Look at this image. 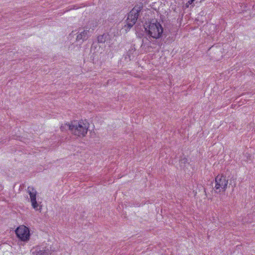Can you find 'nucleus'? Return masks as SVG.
<instances>
[{
    "mask_svg": "<svg viewBox=\"0 0 255 255\" xmlns=\"http://www.w3.org/2000/svg\"><path fill=\"white\" fill-rule=\"evenodd\" d=\"M145 30L149 36L156 39L161 37L163 32L162 25L156 20L149 22L147 26L145 27Z\"/></svg>",
    "mask_w": 255,
    "mask_h": 255,
    "instance_id": "obj_1",
    "label": "nucleus"
},
{
    "mask_svg": "<svg viewBox=\"0 0 255 255\" xmlns=\"http://www.w3.org/2000/svg\"><path fill=\"white\" fill-rule=\"evenodd\" d=\"M142 8L141 5H135L130 11L127 19V24L125 25L126 31L129 30L135 23Z\"/></svg>",
    "mask_w": 255,
    "mask_h": 255,
    "instance_id": "obj_2",
    "label": "nucleus"
},
{
    "mask_svg": "<svg viewBox=\"0 0 255 255\" xmlns=\"http://www.w3.org/2000/svg\"><path fill=\"white\" fill-rule=\"evenodd\" d=\"M69 128L74 134L79 136H85L87 133L89 124L87 122L81 121L75 125L70 126Z\"/></svg>",
    "mask_w": 255,
    "mask_h": 255,
    "instance_id": "obj_3",
    "label": "nucleus"
},
{
    "mask_svg": "<svg viewBox=\"0 0 255 255\" xmlns=\"http://www.w3.org/2000/svg\"><path fill=\"white\" fill-rule=\"evenodd\" d=\"M228 181L226 177L222 175H218L215 178V191L220 193L221 191L225 192L227 188Z\"/></svg>",
    "mask_w": 255,
    "mask_h": 255,
    "instance_id": "obj_4",
    "label": "nucleus"
},
{
    "mask_svg": "<svg viewBox=\"0 0 255 255\" xmlns=\"http://www.w3.org/2000/svg\"><path fill=\"white\" fill-rule=\"evenodd\" d=\"M15 232L16 236L20 241L25 242L29 240L30 231L25 226H19L16 229Z\"/></svg>",
    "mask_w": 255,
    "mask_h": 255,
    "instance_id": "obj_5",
    "label": "nucleus"
},
{
    "mask_svg": "<svg viewBox=\"0 0 255 255\" xmlns=\"http://www.w3.org/2000/svg\"><path fill=\"white\" fill-rule=\"evenodd\" d=\"M27 191L30 196V202L33 208L40 212L42 209L41 206H39L36 200V191L33 188L30 187H28Z\"/></svg>",
    "mask_w": 255,
    "mask_h": 255,
    "instance_id": "obj_6",
    "label": "nucleus"
},
{
    "mask_svg": "<svg viewBox=\"0 0 255 255\" xmlns=\"http://www.w3.org/2000/svg\"><path fill=\"white\" fill-rule=\"evenodd\" d=\"M33 255H49V252L48 250H41L40 248L36 247L33 249L32 251Z\"/></svg>",
    "mask_w": 255,
    "mask_h": 255,
    "instance_id": "obj_7",
    "label": "nucleus"
},
{
    "mask_svg": "<svg viewBox=\"0 0 255 255\" xmlns=\"http://www.w3.org/2000/svg\"><path fill=\"white\" fill-rule=\"evenodd\" d=\"M88 31L84 30L83 32H81L80 34H78L77 36V40H85L87 38V32Z\"/></svg>",
    "mask_w": 255,
    "mask_h": 255,
    "instance_id": "obj_8",
    "label": "nucleus"
},
{
    "mask_svg": "<svg viewBox=\"0 0 255 255\" xmlns=\"http://www.w3.org/2000/svg\"><path fill=\"white\" fill-rule=\"evenodd\" d=\"M187 162H188V159L187 158H184L180 160V163L181 166H182V164H183V163L185 164Z\"/></svg>",
    "mask_w": 255,
    "mask_h": 255,
    "instance_id": "obj_9",
    "label": "nucleus"
},
{
    "mask_svg": "<svg viewBox=\"0 0 255 255\" xmlns=\"http://www.w3.org/2000/svg\"><path fill=\"white\" fill-rule=\"evenodd\" d=\"M195 0H189L186 4L187 6L188 7L189 5L191 4Z\"/></svg>",
    "mask_w": 255,
    "mask_h": 255,
    "instance_id": "obj_10",
    "label": "nucleus"
},
{
    "mask_svg": "<svg viewBox=\"0 0 255 255\" xmlns=\"http://www.w3.org/2000/svg\"><path fill=\"white\" fill-rule=\"evenodd\" d=\"M103 35H102V36H101V38H103ZM100 38H101V37H98V41H99V42H103V41H102V40H101V39H100Z\"/></svg>",
    "mask_w": 255,
    "mask_h": 255,
    "instance_id": "obj_11",
    "label": "nucleus"
},
{
    "mask_svg": "<svg viewBox=\"0 0 255 255\" xmlns=\"http://www.w3.org/2000/svg\"><path fill=\"white\" fill-rule=\"evenodd\" d=\"M213 220H215V217H213Z\"/></svg>",
    "mask_w": 255,
    "mask_h": 255,
    "instance_id": "obj_12",
    "label": "nucleus"
}]
</instances>
